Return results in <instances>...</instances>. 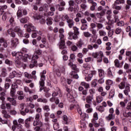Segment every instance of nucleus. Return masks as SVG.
<instances>
[{
  "label": "nucleus",
  "instance_id": "32",
  "mask_svg": "<svg viewBox=\"0 0 131 131\" xmlns=\"http://www.w3.org/2000/svg\"><path fill=\"white\" fill-rule=\"evenodd\" d=\"M70 19L69 16L67 14H64L61 16V20L62 21H69Z\"/></svg>",
  "mask_w": 131,
  "mask_h": 131
},
{
  "label": "nucleus",
  "instance_id": "19",
  "mask_svg": "<svg viewBox=\"0 0 131 131\" xmlns=\"http://www.w3.org/2000/svg\"><path fill=\"white\" fill-rule=\"evenodd\" d=\"M105 119L107 121H110V120H113L115 119V115L110 114L108 116L105 117Z\"/></svg>",
  "mask_w": 131,
  "mask_h": 131
},
{
  "label": "nucleus",
  "instance_id": "6",
  "mask_svg": "<svg viewBox=\"0 0 131 131\" xmlns=\"http://www.w3.org/2000/svg\"><path fill=\"white\" fill-rule=\"evenodd\" d=\"M59 37L60 42L58 43V46L60 50H64V49L66 48V46L65 45V41H64V34H59Z\"/></svg>",
  "mask_w": 131,
  "mask_h": 131
},
{
  "label": "nucleus",
  "instance_id": "27",
  "mask_svg": "<svg viewBox=\"0 0 131 131\" xmlns=\"http://www.w3.org/2000/svg\"><path fill=\"white\" fill-rule=\"evenodd\" d=\"M67 23L68 24V26L70 28H72L74 25V21L73 19H71L70 18V20L67 21Z\"/></svg>",
  "mask_w": 131,
  "mask_h": 131
},
{
  "label": "nucleus",
  "instance_id": "60",
  "mask_svg": "<svg viewBox=\"0 0 131 131\" xmlns=\"http://www.w3.org/2000/svg\"><path fill=\"white\" fill-rule=\"evenodd\" d=\"M59 124L58 123H54L53 124V128L54 130H56V129H58L59 128Z\"/></svg>",
  "mask_w": 131,
  "mask_h": 131
},
{
  "label": "nucleus",
  "instance_id": "25",
  "mask_svg": "<svg viewBox=\"0 0 131 131\" xmlns=\"http://www.w3.org/2000/svg\"><path fill=\"white\" fill-rule=\"evenodd\" d=\"M114 63L115 66H116V67H117L118 68H119V67H121V66H122V65H123V62H122L121 63H120L119 60L118 59L115 60Z\"/></svg>",
  "mask_w": 131,
  "mask_h": 131
},
{
  "label": "nucleus",
  "instance_id": "21",
  "mask_svg": "<svg viewBox=\"0 0 131 131\" xmlns=\"http://www.w3.org/2000/svg\"><path fill=\"white\" fill-rule=\"evenodd\" d=\"M122 114L124 117H131V112H127L126 110L123 111Z\"/></svg>",
  "mask_w": 131,
  "mask_h": 131
},
{
  "label": "nucleus",
  "instance_id": "24",
  "mask_svg": "<svg viewBox=\"0 0 131 131\" xmlns=\"http://www.w3.org/2000/svg\"><path fill=\"white\" fill-rule=\"evenodd\" d=\"M1 75L3 77H6V76L8 75V71L7 70V69L5 68H2Z\"/></svg>",
  "mask_w": 131,
  "mask_h": 131
},
{
  "label": "nucleus",
  "instance_id": "63",
  "mask_svg": "<svg viewBox=\"0 0 131 131\" xmlns=\"http://www.w3.org/2000/svg\"><path fill=\"white\" fill-rule=\"evenodd\" d=\"M98 119H99L98 113L95 112L93 115V120H98Z\"/></svg>",
  "mask_w": 131,
  "mask_h": 131
},
{
  "label": "nucleus",
  "instance_id": "51",
  "mask_svg": "<svg viewBox=\"0 0 131 131\" xmlns=\"http://www.w3.org/2000/svg\"><path fill=\"white\" fill-rule=\"evenodd\" d=\"M80 127L82 130H84L86 128V125H85V123L81 122Z\"/></svg>",
  "mask_w": 131,
  "mask_h": 131
},
{
  "label": "nucleus",
  "instance_id": "35",
  "mask_svg": "<svg viewBox=\"0 0 131 131\" xmlns=\"http://www.w3.org/2000/svg\"><path fill=\"white\" fill-rule=\"evenodd\" d=\"M124 3H125V1H124V0H116L115 2L114 5L115 6V5L123 4H124Z\"/></svg>",
  "mask_w": 131,
  "mask_h": 131
},
{
  "label": "nucleus",
  "instance_id": "5",
  "mask_svg": "<svg viewBox=\"0 0 131 131\" xmlns=\"http://www.w3.org/2000/svg\"><path fill=\"white\" fill-rule=\"evenodd\" d=\"M33 17L34 18L35 22H36L37 23H40L41 24H45L46 23V19H45V17L41 16L39 14H34L33 16Z\"/></svg>",
  "mask_w": 131,
  "mask_h": 131
},
{
  "label": "nucleus",
  "instance_id": "3",
  "mask_svg": "<svg viewBox=\"0 0 131 131\" xmlns=\"http://www.w3.org/2000/svg\"><path fill=\"white\" fill-rule=\"evenodd\" d=\"M74 1L72 0H70L69 2V7L68 10L70 12H74V13H77V12L79 11V7H78V5H75L74 6Z\"/></svg>",
  "mask_w": 131,
  "mask_h": 131
},
{
  "label": "nucleus",
  "instance_id": "33",
  "mask_svg": "<svg viewBox=\"0 0 131 131\" xmlns=\"http://www.w3.org/2000/svg\"><path fill=\"white\" fill-rule=\"evenodd\" d=\"M0 100L4 102L6 100V93L5 92L0 93Z\"/></svg>",
  "mask_w": 131,
  "mask_h": 131
},
{
  "label": "nucleus",
  "instance_id": "44",
  "mask_svg": "<svg viewBox=\"0 0 131 131\" xmlns=\"http://www.w3.org/2000/svg\"><path fill=\"white\" fill-rule=\"evenodd\" d=\"M99 34L100 36H105L106 34V32L103 30H100L99 31Z\"/></svg>",
  "mask_w": 131,
  "mask_h": 131
},
{
  "label": "nucleus",
  "instance_id": "64",
  "mask_svg": "<svg viewBox=\"0 0 131 131\" xmlns=\"http://www.w3.org/2000/svg\"><path fill=\"white\" fill-rule=\"evenodd\" d=\"M127 110H128V111H131V101H130L126 106Z\"/></svg>",
  "mask_w": 131,
  "mask_h": 131
},
{
  "label": "nucleus",
  "instance_id": "48",
  "mask_svg": "<svg viewBox=\"0 0 131 131\" xmlns=\"http://www.w3.org/2000/svg\"><path fill=\"white\" fill-rule=\"evenodd\" d=\"M77 111L79 113V114H80V115L83 117V118H84L85 117V114L84 113H82V112H81V109L80 108H78L77 109Z\"/></svg>",
  "mask_w": 131,
  "mask_h": 131
},
{
  "label": "nucleus",
  "instance_id": "52",
  "mask_svg": "<svg viewBox=\"0 0 131 131\" xmlns=\"http://www.w3.org/2000/svg\"><path fill=\"white\" fill-rule=\"evenodd\" d=\"M8 15H9V12H6L3 14L2 16L3 21H6V20H7V17H8Z\"/></svg>",
  "mask_w": 131,
  "mask_h": 131
},
{
  "label": "nucleus",
  "instance_id": "18",
  "mask_svg": "<svg viewBox=\"0 0 131 131\" xmlns=\"http://www.w3.org/2000/svg\"><path fill=\"white\" fill-rule=\"evenodd\" d=\"M16 15L18 19L22 17V16L23 15V14H22V7L21 6L18 7V10L16 13Z\"/></svg>",
  "mask_w": 131,
  "mask_h": 131
},
{
  "label": "nucleus",
  "instance_id": "36",
  "mask_svg": "<svg viewBox=\"0 0 131 131\" xmlns=\"http://www.w3.org/2000/svg\"><path fill=\"white\" fill-rule=\"evenodd\" d=\"M120 90H123L125 88V82L122 81L118 85Z\"/></svg>",
  "mask_w": 131,
  "mask_h": 131
},
{
  "label": "nucleus",
  "instance_id": "45",
  "mask_svg": "<svg viewBox=\"0 0 131 131\" xmlns=\"http://www.w3.org/2000/svg\"><path fill=\"white\" fill-rule=\"evenodd\" d=\"M96 101L97 103H101L103 101V97L100 95L96 96Z\"/></svg>",
  "mask_w": 131,
  "mask_h": 131
},
{
  "label": "nucleus",
  "instance_id": "41",
  "mask_svg": "<svg viewBox=\"0 0 131 131\" xmlns=\"http://www.w3.org/2000/svg\"><path fill=\"white\" fill-rule=\"evenodd\" d=\"M80 84L82 86H84L85 89H89L90 88V84L86 83L85 82H81Z\"/></svg>",
  "mask_w": 131,
  "mask_h": 131
},
{
  "label": "nucleus",
  "instance_id": "59",
  "mask_svg": "<svg viewBox=\"0 0 131 131\" xmlns=\"http://www.w3.org/2000/svg\"><path fill=\"white\" fill-rule=\"evenodd\" d=\"M0 108L3 110H6V104L5 103V102H2V104L0 105Z\"/></svg>",
  "mask_w": 131,
  "mask_h": 131
},
{
  "label": "nucleus",
  "instance_id": "20",
  "mask_svg": "<svg viewBox=\"0 0 131 131\" xmlns=\"http://www.w3.org/2000/svg\"><path fill=\"white\" fill-rule=\"evenodd\" d=\"M0 42L3 48H7L8 47V43L6 40L4 39V38H0Z\"/></svg>",
  "mask_w": 131,
  "mask_h": 131
},
{
  "label": "nucleus",
  "instance_id": "42",
  "mask_svg": "<svg viewBox=\"0 0 131 131\" xmlns=\"http://www.w3.org/2000/svg\"><path fill=\"white\" fill-rule=\"evenodd\" d=\"M107 75L108 77H110V78H113V74H112V72L110 68L107 69Z\"/></svg>",
  "mask_w": 131,
  "mask_h": 131
},
{
  "label": "nucleus",
  "instance_id": "15",
  "mask_svg": "<svg viewBox=\"0 0 131 131\" xmlns=\"http://www.w3.org/2000/svg\"><path fill=\"white\" fill-rule=\"evenodd\" d=\"M34 118L32 117H29V118H28L25 121V127L27 128H29L30 126V121H31V120H33Z\"/></svg>",
  "mask_w": 131,
  "mask_h": 131
},
{
  "label": "nucleus",
  "instance_id": "26",
  "mask_svg": "<svg viewBox=\"0 0 131 131\" xmlns=\"http://www.w3.org/2000/svg\"><path fill=\"white\" fill-rule=\"evenodd\" d=\"M71 77L72 78H75V79H78L79 76H78V75L77 73H76L75 72L73 71L70 73Z\"/></svg>",
  "mask_w": 131,
  "mask_h": 131
},
{
  "label": "nucleus",
  "instance_id": "16",
  "mask_svg": "<svg viewBox=\"0 0 131 131\" xmlns=\"http://www.w3.org/2000/svg\"><path fill=\"white\" fill-rule=\"evenodd\" d=\"M21 61H22L21 59H15V64L16 65V67H18V68L23 67V63L21 62Z\"/></svg>",
  "mask_w": 131,
  "mask_h": 131
},
{
  "label": "nucleus",
  "instance_id": "12",
  "mask_svg": "<svg viewBox=\"0 0 131 131\" xmlns=\"http://www.w3.org/2000/svg\"><path fill=\"white\" fill-rule=\"evenodd\" d=\"M56 75L58 77L61 76V72L64 73L65 72V68L64 67H61L58 69H56Z\"/></svg>",
  "mask_w": 131,
  "mask_h": 131
},
{
  "label": "nucleus",
  "instance_id": "28",
  "mask_svg": "<svg viewBox=\"0 0 131 131\" xmlns=\"http://www.w3.org/2000/svg\"><path fill=\"white\" fill-rule=\"evenodd\" d=\"M33 125L34 126H36V125H38L39 126L41 127L42 126V122L39 121V120H36L35 121H34Z\"/></svg>",
  "mask_w": 131,
  "mask_h": 131
},
{
  "label": "nucleus",
  "instance_id": "7",
  "mask_svg": "<svg viewBox=\"0 0 131 131\" xmlns=\"http://www.w3.org/2000/svg\"><path fill=\"white\" fill-rule=\"evenodd\" d=\"M38 56L37 55L34 54L32 57L30 55H28V63L31 62V63H34V64H36L37 63V59H38Z\"/></svg>",
  "mask_w": 131,
  "mask_h": 131
},
{
  "label": "nucleus",
  "instance_id": "34",
  "mask_svg": "<svg viewBox=\"0 0 131 131\" xmlns=\"http://www.w3.org/2000/svg\"><path fill=\"white\" fill-rule=\"evenodd\" d=\"M47 25H52L53 24V18L51 17H48L47 18Z\"/></svg>",
  "mask_w": 131,
  "mask_h": 131
},
{
  "label": "nucleus",
  "instance_id": "31",
  "mask_svg": "<svg viewBox=\"0 0 131 131\" xmlns=\"http://www.w3.org/2000/svg\"><path fill=\"white\" fill-rule=\"evenodd\" d=\"M8 8V6L6 5H4L2 6H0V15H3V13H4V10H7Z\"/></svg>",
  "mask_w": 131,
  "mask_h": 131
},
{
  "label": "nucleus",
  "instance_id": "56",
  "mask_svg": "<svg viewBox=\"0 0 131 131\" xmlns=\"http://www.w3.org/2000/svg\"><path fill=\"white\" fill-rule=\"evenodd\" d=\"M130 92V89H127L126 88H125V89L123 91V93L125 96H128V93Z\"/></svg>",
  "mask_w": 131,
  "mask_h": 131
},
{
  "label": "nucleus",
  "instance_id": "62",
  "mask_svg": "<svg viewBox=\"0 0 131 131\" xmlns=\"http://www.w3.org/2000/svg\"><path fill=\"white\" fill-rule=\"evenodd\" d=\"M15 93H16V90L11 89L10 90V96L11 97L15 96Z\"/></svg>",
  "mask_w": 131,
  "mask_h": 131
},
{
  "label": "nucleus",
  "instance_id": "61",
  "mask_svg": "<svg viewBox=\"0 0 131 131\" xmlns=\"http://www.w3.org/2000/svg\"><path fill=\"white\" fill-rule=\"evenodd\" d=\"M83 45V42H82V41L80 40L79 42H78L77 43V47H78V48H81V47H82Z\"/></svg>",
  "mask_w": 131,
  "mask_h": 131
},
{
  "label": "nucleus",
  "instance_id": "54",
  "mask_svg": "<svg viewBox=\"0 0 131 131\" xmlns=\"http://www.w3.org/2000/svg\"><path fill=\"white\" fill-rule=\"evenodd\" d=\"M83 34L85 37H91L92 36V34L89 32H84Z\"/></svg>",
  "mask_w": 131,
  "mask_h": 131
},
{
  "label": "nucleus",
  "instance_id": "29",
  "mask_svg": "<svg viewBox=\"0 0 131 131\" xmlns=\"http://www.w3.org/2000/svg\"><path fill=\"white\" fill-rule=\"evenodd\" d=\"M67 97L70 102H74L75 101L74 97H73V96L71 95V93H68Z\"/></svg>",
  "mask_w": 131,
  "mask_h": 131
},
{
  "label": "nucleus",
  "instance_id": "49",
  "mask_svg": "<svg viewBox=\"0 0 131 131\" xmlns=\"http://www.w3.org/2000/svg\"><path fill=\"white\" fill-rule=\"evenodd\" d=\"M80 8L82 9V10H83L84 11H85L86 10V8H88V5L84 3H82L80 5Z\"/></svg>",
  "mask_w": 131,
  "mask_h": 131
},
{
  "label": "nucleus",
  "instance_id": "10",
  "mask_svg": "<svg viewBox=\"0 0 131 131\" xmlns=\"http://www.w3.org/2000/svg\"><path fill=\"white\" fill-rule=\"evenodd\" d=\"M96 71H91L90 73L88 74V76L85 78V79L86 81H91L93 76L96 75Z\"/></svg>",
  "mask_w": 131,
  "mask_h": 131
},
{
  "label": "nucleus",
  "instance_id": "40",
  "mask_svg": "<svg viewBox=\"0 0 131 131\" xmlns=\"http://www.w3.org/2000/svg\"><path fill=\"white\" fill-rule=\"evenodd\" d=\"M97 110L99 111V112H101V113L104 112L105 111V108L104 107L100 105L97 107Z\"/></svg>",
  "mask_w": 131,
  "mask_h": 131
},
{
  "label": "nucleus",
  "instance_id": "4",
  "mask_svg": "<svg viewBox=\"0 0 131 131\" xmlns=\"http://www.w3.org/2000/svg\"><path fill=\"white\" fill-rule=\"evenodd\" d=\"M15 59L21 60L24 62H28V54H25L21 52H18Z\"/></svg>",
  "mask_w": 131,
  "mask_h": 131
},
{
  "label": "nucleus",
  "instance_id": "30",
  "mask_svg": "<svg viewBox=\"0 0 131 131\" xmlns=\"http://www.w3.org/2000/svg\"><path fill=\"white\" fill-rule=\"evenodd\" d=\"M99 76L101 78H103L105 77V74L104 72V70L102 69L98 70Z\"/></svg>",
  "mask_w": 131,
  "mask_h": 131
},
{
  "label": "nucleus",
  "instance_id": "9",
  "mask_svg": "<svg viewBox=\"0 0 131 131\" xmlns=\"http://www.w3.org/2000/svg\"><path fill=\"white\" fill-rule=\"evenodd\" d=\"M58 3L60 5L58 4L56 5V8L58 11H64V8L63 7L66 6V3L63 0H58Z\"/></svg>",
  "mask_w": 131,
  "mask_h": 131
},
{
  "label": "nucleus",
  "instance_id": "58",
  "mask_svg": "<svg viewBox=\"0 0 131 131\" xmlns=\"http://www.w3.org/2000/svg\"><path fill=\"white\" fill-rule=\"evenodd\" d=\"M106 85H112L113 84V81L112 80L108 79L106 81Z\"/></svg>",
  "mask_w": 131,
  "mask_h": 131
},
{
  "label": "nucleus",
  "instance_id": "2",
  "mask_svg": "<svg viewBox=\"0 0 131 131\" xmlns=\"http://www.w3.org/2000/svg\"><path fill=\"white\" fill-rule=\"evenodd\" d=\"M92 57H93L94 59H97V62L98 63H102L103 57H104V53H103L102 51L93 52L92 53Z\"/></svg>",
  "mask_w": 131,
  "mask_h": 131
},
{
  "label": "nucleus",
  "instance_id": "39",
  "mask_svg": "<svg viewBox=\"0 0 131 131\" xmlns=\"http://www.w3.org/2000/svg\"><path fill=\"white\" fill-rule=\"evenodd\" d=\"M99 123H95L94 126L95 127H99V126H100V125H101H101H104V121H103V120L102 119H100L99 120Z\"/></svg>",
  "mask_w": 131,
  "mask_h": 131
},
{
  "label": "nucleus",
  "instance_id": "17",
  "mask_svg": "<svg viewBox=\"0 0 131 131\" xmlns=\"http://www.w3.org/2000/svg\"><path fill=\"white\" fill-rule=\"evenodd\" d=\"M19 42H18V39L14 38L11 40V48L12 49H15L16 47L18 45Z\"/></svg>",
  "mask_w": 131,
  "mask_h": 131
},
{
  "label": "nucleus",
  "instance_id": "14",
  "mask_svg": "<svg viewBox=\"0 0 131 131\" xmlns=\"http://www.w3.org/2000/svg\"><path fill=\"white\" fill-rule=\"evenodd\" d=\"M14 31H15V32H17L18 35H19V36H23V31L21 30V29L20 28V27H17V26H15L13 27Z\"/></svg>",
  "mask_w": 131,
  "mask_h": 131
},
{
  "label": "nucleus",
  "instance_id": "38",
  "mask_svg": "<svg viewBox=\"0 0 131 131\" xmlns=\"http://www.w3.org/2000/svg\"><path fill=\"white\" fill-rule=\"evenodd\" d=\"M9 22L12 27H15V26H16V23H15V20L14 19V18L11 17L10 19Z\"/></svg>",
  "mask_w": 131,
  "mask_h": 131
},
{
  "label": "nucleus",
  "instance_id": "47",
  "mask_svg": "<svg viewBox=\"0 0 131 131\" xmlns=\"http://www.w3.org/2000/svg\"><path fill=\"white\" fill-rule=\"evenodd\" d=\"M88 3L91 4L93 7H97V3L95 2L93 0H88Z\"/></svg>",
  "mask_w": 131,
  "mask_h": 131
},
{
  "label": "nucleus",
  "instance_id": "43",
  "mask_svg": "<svg viewBox=\"0 0 131 131\" xmlns=\"http://www.w3.org/2000/svg\"><path fill=\"white\" fill-rule=\"evenodd\" d=\"M16 75H17V72H16V71H13L10 73L9 77L10 78H14Z\"/></svg>",
  "mask_w": 131,
  "mask_h": 131
},
{
  "label": "nucleus",
  "instance_id": "22",
  "mask_svg": "<svg viewBox=\"0 0 131 131\" xmlns=\"http://www.w3.org/2000/svg\"><path fill=\"white\" fill-rule=\"evenodd\" d=\"M1 112L3 114V117L5 118L8 119L11 118V115L8 114V112L6 110H2Z\"/></svg>",
  "mask_w": 131,
  "mask_h": 131
},
{
  "label": "nucleus",
  "instance_id": "46",
  "mask_svg": "<svg viewBox=\"0 0 131 131\" xmlns=\"http://www.w3.org/2000/svg\"><path fill=\"white\" fill-rule=\"evenodd\" d=\"M63 120L64 121L63 123L64 124H68V118L67 116L64 115L62 117Z\"/></svg>",
  "mask_w": 131,
  "mask_h": 131
},
{
  "label": "nucleus",
  "instance_id": "55",
  "mask_svg": "<svg viewBox=\"0 0 131 131\" xmlns=\"http://www.w3.org/2000/svg\"><path fill=\"white\" fill-rule=\"evenodd\" d=\"M73 30H74V33L76 34H79V31L78 28L76 27H74L73 28Z\"/></svg>",
  "mask_w": 131,
  "mask_h": 131
},
{
  "label": "nucleus",
  "instance_id": "1",
  "mask_svg": "<svg viewBox=\"0 0 131 131\" xmlns=\"http://www.w3.org/2000/svg\"><path fill=\"white\" fill-rule=\"evenodd\" d=\"M24 28H27V31L28 32H31V31H34V32H36L37 34H39V35H42V32H41V31H36V28L31 23L25 25Z\"/></svg>",
  "mask_w": 131,
  "mask_h": 131
},
{
  "label": "nucleus",
  "instance_id": "57",
  "mask_svg": "<svg viewBox=\"0 0 131 131\" xmlns=\"http://www.w3.org/2000/svg\"><path fill=\"white\" fill-rule=\"evenodd\" d=\"M96 25H97L96 27H97V28H98L97 30L102 29L103 28V25L101 23H96Z\"/></svg>",
  "mask_w": 131,
  "mask_h": 131
},
{
  "label": "nucleus",
  "instance_id": "11",
  "mask_svg": "<svg viewBox=\"0 0 131 131\" xmlns=\"http://www.w3.org/2000/svg\"><path fill=\"white\" fill-rule=\"evenodd\" d=\"M69 37L68 38L69 39H75L76 40L78 38L79 34H75L72 33V32H70L69 33Z\"/></svg>",
  "mask_w": 131,
  "mask_h": 131
},
{
  "label": "nucleus",
  "instance_id": "53",
  "mask_svg": "<svg viewBox=\"0 0 131 131\" xmlns=\"http://www.w3.org/2000/svg\"><path fill=\"white\" fill-rule=\"evenodd\" d=\"M29 112V110L28 108H26L24 111H21L20 114L21 115H26V113H28Z\"/></svg>",
  "mask_w": 131,
  "mask_h": 131
},
{
  "label": "nucleus",
  "instance_id": "37",
  "mask_svg": "<svg viewBox=\"0 0 131 131\" xmlns=\"http://www.w3.org/2000/svg\"><path fill=\"white\" fill-rule=\"evenodd\" d=\"M7 33H8V34H10V35L11 36H12V37H15V33L14 32H13V30H12V29H9L7 31Z\"/></svg>",
  "mask_w": 131,
  "mask_h": 131
},
{
  "label": "nucleus",
  "instance_id": "8",
  "mask_svg": "<svg viewBox=\"0 0 131 131\" xmlns=\"http://www.w3.org/2000/svg\"><path fill=\"white\" fill-rule=\"evenodd\" d=\"M45 80H46V76L45 75H40V80L39 82L40 85V92H41V91H42L44 89Z\"/></svg>",
  "mask_w": 131,
  "mask_h": 131
},
{
  "label": "nucleus",
  "instance_id": "50",
  "mask_svg": "<svg viewBox=\"0 0 131 131\" xmlns=\"http://www.w3.org/2000/svg\"><path fill=\"white\" fill-rule=\"evenodd\" d=\"M117 25H118V26L121 27V26H124V25H127V24H124V21H120L117 23Z\"/></svg>",
  "mask_w": 131,
  "mask_h": 131
},
{
  "label": "nucleus",
  "instance_id": "13",
  "mask_svg": "<svg viewBox=\"0 0 131 131\" xmlns=\"http://www.w3.org/2000/svg\"><path fill=\"white\" fill-rule=\"evenodd\" d=\"M58 95H59V97H62V95H61V91H60V89H59V88L56 87L52 93V97H57Z\"/></svg>",
  "mask_w": 131,
  "mask_h": 131
},
{
  "label": "nucleus",
  "instance_id": "23",
  "mask_svg": "<svg viewBox=\"0 0 131 131\" xmlns=\"http://www.w3.org/2000/svg\"><path fill=\"white\" fill-rule=\"evenodd\" d=\"M93 100H94V97L92 96L89 95L86 97V102L88 103V104H92Z\"/></svg>",
  "mask_w": 131,
  "mask_h": 131
}]
</instances>
